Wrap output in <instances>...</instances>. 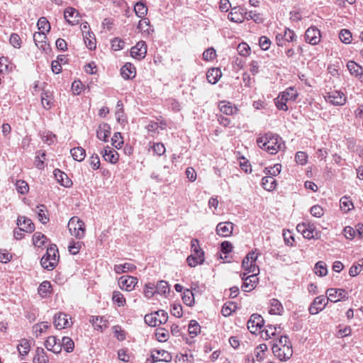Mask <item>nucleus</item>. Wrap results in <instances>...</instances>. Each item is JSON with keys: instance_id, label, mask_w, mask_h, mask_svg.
Listing matches in <instances>:
<instances>
[{"instance_id": "obj_16", "label": "nucleus", "mask_w": 363, "mask_h": 363, "mask_svg": "<svg viewBox=\"0 0 363 363\" xmlns=\"http://www.w3.org/2000/svg\"><path fill=\"white\" fill-rule=\"evenodd\" d=\"M46 35L43 31L35 32L33 34V40L35 45L44 51L49 48V44L46 42Z\"/></svg>"}, {"instance_id": "obj_2", "label": "nucleus", "mask_w": 363, "mask_h": 363, "mask_svg": "<svg viewBox=\"0 0 363 363\" xmlns=\"http://www.w3.org/2000/svg\"><path fill=\"white\" fill-rule=\"evenodd\" d=\"M72 235L77 239H82L85 235V225L84 222L78 217L71 218L67 225Z\"/></svg>"}, {"instance_id": "obj_32", "label": "nucleus", "mask_w": 363, "mask_h": 363, "mask_svg": "<svg viewBox=\"0 0 363 363\" xmlns=\"http://www.w3.org/2000/svg\"><path fill=\"white\" fill-rule=\"evenodd\" d=\"M83 36L86 46L91 50H94L96 48V38L94 33L87 31Z\"/></svg>"}, {"instance_id": "obj_55", "label": "nucleus", "mask_w": 363, "mask_h": 363, "mask_svg": "<svg viewBox=\"0 0 363 363\" xmlns=\"http://www.w3.org/2000/svg\"><path fill=\"white\" fill-rule=\"evenodd\" d=\"M112 145L116 149H121L123 144V140L121 133H115L111 138Z\"/></svg>"}, {"instance_id": "obj_21", "label": "nucleus", "mask_w": 363, "mask_h": 363, "mask_svg": "<svg viewBox=\"0 0 363 363\" xmlns=\"http://www.w3.org/2000/svg\"><path fill=\"white\" fill-rule=\"evenodd\" d=\"M110 134L111 127L108 123H102L99 125V128L96 130V137L98 139L104 142H107Z\"/></svg>"}, {"instance_id": "obj_25", "label": "nucleus", "mask_w": 363, "mask_h": 363, "mask_svg": "<svg viewBox=\"0 0 363 363\" xmlns=\"http://www.w3.org/2000/svg\"><path fill=\"white\" fill-rule=\"evenodd\" d=\"M221 76L222 72L219 68L209 69L206 73V79L208 82L212 84H215Z\"/></svg>"}, {"instance_id": "obj_17", "label": "nucleus", "mask_w": 363, "mask_h": 363, "mask_svg": "<svg viewBox=\"0 0 363 363\" xmlns=\"http://www.w3.org/2000/svg\"><path fill=\"white\" fill-rule=\"evenodd\" d=\"M101 154L106 161L112 164H116L118 161V153L109 146L105 147Z\"/></svg>"}, {"instance_id": "obj_61", "label": "nucleus", "mask_w": 363, "mask_h": 363, "mask_svg": "<svg viewBox=\"0 0 363 363\" xmlns=\"http://www.w3.org/2000/svg\"><path fill=\"white\" fill-rule=\"evenodd\" d=\"M237 50L239 55L246 57L250 53V48L247 43H241L238 45Z\"/></svg>"}, {"instance_id": "obj_7", "label": "nucleus", "mask_w": 363, "mask_h": 363, "mask_svg": "<svg viewBox=\"0 0 363 363\" xmlns=\"http://www.w3.org/2000/svg\"><path fill=\"white\" fill-rule=\"evenodd\" d=\"M328 299L332 302H337L348 298L347 292L343 289H328L326 291Z\"/></svg>"}, {"instance_id": "obj_12", "label": "nucleus", "mask_w": 363, "mask_h": 363, "mask_svg": "<svg viewBox=\"0 0 363 363\" xmlns=\"http://www.w3.org/2000/svg\"><path fill=\"white\" fill-rule=\"evenodd\" d=\"M45 347L55 354H59L62 350L60 341L55 336L48 337L45 342Z\"/></svg>"}, {"instance_id": "obj_43", "label": "nucleus", "mask_w": 363, "mask_h": 363, "mask_svg": "<svg viewBox=\"0 0 363 363\" xmlns=\"http://www.w3.org/2000/svg\"><path fill=\"white\" fill-rule=\"evenodd\" d=\"M182 300L186 306H191L194 303L193 292L189 289L184 290L182 295Z\"/></svg>"}, {"instance_id": "obj_51", "label": "nucleus", "mask_w": 363, "mask_h": 363, "mask_svg": "<svg viewBox=\"0 0 363 363\" xmlns=\"http://www.w3.org/2000/svg\"><path fill=\"white\" fill-rule=\"evenodd\" d=\"M340 40L345 44H350L352 41V33L347 29H342L339 34Z\"/></svg>"}, {"instance_id": "obj_63", "label": "nucleus", "mask_w": 363, "mask_h": 363, "mask_svg": "<svg viewBox=\"0 0 363 363\" xmlns=\"http://www.w3.org/2000/svg\"><path fill=\"white\" fill-rule=\"evenodd\" d=\"M219 108L222 113L225 115H232L234 112L235 108L230 106L229 104H225V102H221L219 105Z\"/></svg>"}, {"instance_id": "obj_47", "label": "nucleus", "mask_w": 363, "mask_h": 363, "mask_svg": "<svg viewBox=\"0 0 363 363\" xmlns=\"http://www.w3.org/2000/svg\"><path fill=\"white\" fill-rule=\"evenodd\" d=\"M281 171V165L280 164H276L273 167H266L264 172L266 175H270L269 177H274L279 174Z\"/></svg>"}, {"instance_id": "obj_41", "label": "nucleus", "mask_w": 363, "mask_h": 363, "mask_svg": "<svg viewBox=\"0 0 363 363\" xmlns=\"http://www.w3.org/2000/svg\"><path fill=\"white\" fill-rule=\"evenodd\" d=\"M46 240V236L41 233L37 232L33 235V244L38 247H40L44 245Z\"/></svg>"}, {"instance_id": "obj_9", "label": "nucleus", "mask_w": 363, "mask_h": 363, "mask_svg": "<svg viewBox=\"0 0 363 363\" xmlns=\"http://www.w3.org/2000/svg\"><path fill=\"white\" fill-rule=\"evenodd\" d=\"M53 324L57 330L65 328L71 325L69 323V315L61 312L54 315Z\"/></svg>"}, {"instance_id": "obj_6", "label": "nucleus", "mask_w": 363, "mask_h": 363, "mask_svg": "<svg viewBox=\"0 0 363 363\" xmlns=\"http://www.w3.org/2000/svg\"><path fill=\"white\" fill-rule=\"evenodd\" d=\"M263 318L257 313L251 315L250 320L247 321V328L252 334H255L264 325Z\"/></svg>"}, {"instance_id": "obj_56", "label": "nucleus", "mask_w": 363, "mask_h": 363, "mask_svg": "<svg viewBox=\"0 0 363 363\" xmlns=\"http://www.w3.org/2000/svg\"><path fill=\"white\" fill-rule=\"evenodd\" d=\"M328 301H330V299H328V296L327 297L324 296H319L316 297L312 303L314 306H317L323 310L326 306Z\"/></svg>"}, {"instance_id": "obj_40", "label": "nucleus", "mask_w": 363, "mask_h": 363, "mask_svg": "<svg viewBox=\"0 0 363 363\" xmlns=\"http://www.w3.org/2000/svg\"><path fill=\"white\" fill-rule=\"evenodd\" d=\"M315 274L320 277H324L328 273L326 264L323 261L318 262L314 267Z\"/></svg>"}, {"instance_id": "obj_18", "label": "nucleus", "mask_w": 363, "mask_h": 363, "mask_svg": "<svg viewBox=\"0 0 363 363\" xmlns=\"http://www.w3.org/2000/svg\"><path fill=\"white\" fill-rule=\"evenodd\" d=\"M79 12L72 7H68L64 12V17L70 25H76L79 23Z\"/></svg>"}, {"instance_id": "obj_42", "label": "nucleus", "mask_w": 363, "mask_h": 363, "mask_svg": "<svg viewBox=\"0 0 363 363\" xmlns=\"http://www.w3.org/2000/svg\"><path fill=\"white\" fill-rule=\"evenodd\" d=\"M60 344L62 345V347H63L67 352H72L74 350V341L69 337H63Z\"/></svg>"}, {"instance_id": "obj_5", "label": "nucleus", "mask_w": 363, "mask_h": 363, "mask_svg": "<svg viewBox=\"0 0 363 363\" xmlns=\"http://www.w3.org/2000/svg\"><path fill=\"white\" fill-rule=\"evenodd\" d=\"M272 351L281 361L289 359L293 354L292 346L280 347L279 345H273Z\"/></svg>"}, {"instance_id": "obj_50", "label": "nucleus", "mask_w": 363, "mask_h": 363, "mask_svg": "<svg viewBox=\"0 0 363 363\" xmlns=\"http://www.w3.org/2000/svg\"><path fill=\"white\" fill-rule=\"evenodd\" d=\"M18 350L21 355H26L30 350L29 342L26 339H22L18 345Z\"/></svg>"}, {"instance_id": "obj_64", "label": "nucleus", "mask_w": 363, "mask_h": 363, "mask_svg": "<svg viewBox=\"0 0 363 363\" xmlns=\"http://www.w3.org/2000/svg\"><path fill=\"white\" fill-rule=\"evenodd\" d=\"M82 247V242H74L72 241L69 243V245L68 247L69 252L72 255H77L79 253L80 249Z\"/></svg>"}, {"instance_id": "obj_33", "label": "nucleus", "mask_w": 363, "mask_h": 363, "mask_svg": "<svg viewBox=\"0 0 363 363\" xmlns=\"http://www.w3.org/2000/svg\"><path fill=\"white\" fill-rule=\"evenodd\" d=\"M90 322L92 323L93 326L99 330H102L103 327H107L108 321L101 316H92L91 319H90Z\"/></svg>"}, {"instance_id": "obj_54", "label": "nucleus", "mask_w": 363, "mask_h": 363, "mask_svg": "<svg viewBox=\"0 0 363 363\" xmlns=\"http://www.w3.org/2000/svg\"><path fill=\"white\" fill-rule=\"evenodd\" d=\"M267 328V329L262 331V337L263 339L268 340L271 338L272 336L275 335L277 332V327L272 325H268Z\"/></svg>"}, {"instance_id": "obj_27", "label": "nucleus", "mask_w": 363, "mask_h": 363, "mask_svg": "<svg viewBox=\"0 0 363 363\" xmlns=\"http://www.w3.org/2000/svg\"><path fill=\"white\" fill-rule=\"evenodd\" d=\"M262 187L269 191H273L277 186V180L273 177L267 176L262 179Z\"/></svg>"}, {"instance_id": "obj_57", "label": "nucleus", "mask_w": 363, "mask_h": 363, "mask_svg": "<svg viewBox=\"0 0 363 363\" xmlns=\"http://www.w3.org/2000/svg\"><path fill=\"white\" fill-rule=\"evenodd\" d=\"M16 187L21 194H26L29 190L28 184L23 180H18L16 183Z\"/></svg>"}, {"instance_id": "obj_3", "label": "nucleus", "mask_w": 363, "mask_h": 363, "mask_svg": "<svg viewBox=\"0 0 363 363\" xmlns=\"http://www.w3.org/2000/svg\"><path fill=\"white\" fill-rule=\"evenodd\" d=\"M296 229L306 239H318L320 237V233L316 230L313 224L309 223H299Z\"/></svg>"}, {"instance_id": "obj_36", "label": "nucleus", "mask_w": 363, "mask_h": 363, "mask_svg": "<svg viewBox=\"0 0 363 363\" xmlns=\"http://www.w3.org/2000/svg\"><path fill=\"white\" fill-rule=\"evenodd\" d=\"M36 213L38 214V217L39 220L45 224L49 221V218L46 214L47 208L45 205H39L37 206Z\"/></svg>"}, {"instance_id": "obj_24", "label": "nucleus", "mask_w": 363, "mask_h": 363, "mask_svg": "<svg viewBox=\"0 0 363 363\" xmlns=\"http://www.w3.org/2000/svg\"><path fill=\"white\" fill-rule=\"evenodd\" d=\"M186 261L188 262V264L191 267H196L197 264H201L204 262V252L202 250V255H200L199 252H192L191 255H189Z\"/></svg>"}, {"instance_id": "obj_26", "label": "nucleus", "mask_w": 363, "mask_h": 363, "mask_svg": "<svg viewBox=\"0 0 363 363\" xmlns=\"http://www.w3.org/2000/svg\"><path fill=\"white\" fill-rule=\"evenodd\" d=\"M271 308L269 310V313L272 315H281L284 312V308L281 302L276 299L272 298L270 301Z\"/></svg>"}, {"instance_id": "obj_59", "label": "nucleus", "mask_w": 363, "mask_h": 363, "mask_svg": "<svg viewBox=\"0 0 363 363\" xmlns=\"http://www.w3.org/2000/svg\"><path fill=\"white\" fill-rule=\"evenodd\" d=\"M245 18L249 20V19H252L253 20L255 23H261L262 21V18L260 16L259 13H256L255 12L252 11H247L245 10Z\"/></svg>"}, {"instance_id": "obj_29", "label": "nucleus", "mask_w": 363, "mask_h": 363, "mask_svg": "<svg viewBox=\"0 0 363 363\" xmlns=\"http://www.w3.org/2000/svg\"><path fill=\"white\" fill-rule=\"evenodd\" d=\"M49 358L41 347H38L35 352V355L33 358V363H48Z\"/></svg>"}, {"instance_id": "obj_22", "label": "nucleus", "mask_w": 363, "mask_h": 363, "mask_svg": "<svg viewBox=\"0 0 363 363\" xmlns=\"http://www.w3.org/2000/svg\"><path fill=\"white\" fill-rule=\"evenodd\" d=\"M347 67L352 75L355 76L356 77H357L359 79V81L363 82V68H362V67L359 66L354 61L348 62Z\"/></svg>"}, {"instance_id": "obj_13", "label": "nucleus", "mask_w": 363, "mask_h": 363, "mask_svg": "<svg viewBox=\"0 0 363 363\" xmlns=\"http://www.w3.org/2000/svg\"><path fill=\"white\" fill-rule=\"evenodd\" d=\"M17 225L23 232L31 233L35 230V225L32 220L26 216H19L17 218Z\"/></svg>"}, {"instance_id": "obj_58", "label": "nucleus", "mask_w": 363, "mask_h": 363, "mask_svg": "<svg viewBox=\"0 0 363 363\" xmlns=\"http://www.w3.org/2000/svg\"><path fill=\"white\" fill-rule=\"evenodd\" d=\"M112 300L116 303L118 306H123L125 304V298L120 291H114L112 296Z\"/></svg>"}, {"instance_id": "obj_11", "label": "nucleus", "mask_w": 363, "mask_h": 363, "mask_svg": "<svg viewBox=\"0 0 363 363\" xmlns=\"http://www.w3.org/2000/svg\"><path fill=\"white\" fill-rule=\"evenodd\" d=\"M118 283L121 289H125L128 291L134 289L138 283V279L131 276H122L118 280Z\"/></svg>"}, {"instance_id": "obj_4", "label": "nucleus", "mask_w": 363, "mask_h": 363, "mask_svg": "<svg viewBox=\"0 0 363 363\" xmlns=\"http://www.w3.org/2000/svg\"><path fill=\"white\" fill-rule=\"evenodd\" d=\"M325 99L326 101L334 106H342L345 104L347 98L342 92L333 90L326 93Z\"/></svg>"}, {"instance_id": "obj_35", "label": "nucleus", "mask_w": 363, "mask_h": 363, "mask_svg": "<svg viewBox=\"0 0 363 363\" xmlns=\"http://www.w3.org/2000/svg\"><path fill=\"white\" fill-rule=\"evenodd\" d=\"M134 11L138 17L143 18L147 15V7L144 3L138 1L135 4Z\"/></svg>"}, {"instance_id": "obj_52", "label": "nucleus", "mask_w": 363, "mask_h": 363, "mask_svg": "<svg viewBox=\"0 0 363 363\" xmlns=\"http://www.w3.org/2000/svg\"><path fill=\"white\" fill-rule=\"evenodd\" d=\"M37 26L38 29L43 32H49L50 30V23L45 17H40L38 21Z\"/></svg>"}, {"instance_id": "obj_14", "label": "nucleus", "mask_w": 363, "mask_h": 363, "mask_svg": "<svg viewBox=\"0 0 363 363\" xmlns=\"http://www.w3.org/2000/svg\"><path fill=\"white\" fill-rule=\"evenodd\" d=\"M245 9L240 6L233 7L228 14V19L233 22H242L245 19Z\"/></svg>"}, {"instance_id": "obj_23", "label": "nucleus", "mask_w": 363, "mask_h": 363, "mask_svg": "<svg viewBox=\"0 0 363 363\" xmlns=\"http://www.w3.org/2000/svg\"><path fill=\"white\" fill-rule=\"evenodd\" d=\"M121 74L125 79H133L136 74L135 67L131 63L127 62L121 69Z\"/></svg>"}, {"instance_id": "obj_46", "label": "nucleus", "mask_w": 363, "mask_h": 363, "mask_svg": "<svg viewBox=\"0 0 363 363\" xmlns=\"http://www.w3.org/2000/svg\"><path fill=\"white\" fill-rule=\"evenodd\" d=\"M340 208L345 212H348L354 206L352 201L347 196H343L340 201Z\"/></svg>"}, {"instance_id": "obj_28", "label": "nucleus", "mask_w": 363, "mask_h": 363, "mask_svg": "<svg viewBox=\"0 0 363 363\" xmlns=\"http://www.w3.org/2000/svg\"><path fill=\"white\" fill-rule=\"evenodd\" d=\"M257 280V278L255 275L247 276L245 281H243L242 289L247 292L251 291L255 289Z\"/></svg>"}, {"instance_id": "obj_10", "label": "nucleus", "mask_w": 363, "mask_h": 363, "mask_svg": "<svg viewBox=\"0 0 363 363\" xmlns=\"http://www.w3.org/2000/svg\"><path fill=\"white\" fill-rule=\"evenodd\" d=\"M147 52V45L145 41H139L130 50V55L136 59H143Z\"/></svg>"}, {"instance_id": "obj_39", "label": "nucleus", "mask_w": 363, "mask_h": 363, "mask_svg": "<svg viewBox=\"0 0 363 363\" xmlns=\"http://www.w3.org/2000/svg\"><path fill=\"white\" fill-rule=\"evenodd\" d=\"M155 293L165 295L170 291L169 286L166 281L161 280L155 286Z\"/></svg>"}, {"instance_id": "obj_62", "label": "nucleus", "mask_w": 363, "mask_h": 363, "mask_svg": "<svg viewBox=\"0 0 363 363\" xmlns=\"http://www.w3.org/2000/svg\"><path fill=\"white\" fill-rule=\"evenodd\" d=\"M155 285L152 283H147L145 286L144 295L147 298H150L155 294Z\"/></svg>"}, {"instance_id": "obj_53", "label": "nucleus", "mask_w": 363, "mask_h": 363, "mask_svg": "<svg viewBox=\"0 0 363 363\" xmlns=\"http://www.w3.org/2000/svg\"><path fill=\"white\" fill-rule=\"evenodd\" d=\"M155 337L160 342L167 341L169 337V331L163 328H160L156 330Z\"/></svg>"}, {"instance_id": "obj_48", "label": "nucleus", "mask_w": 363, "mask_h": 363, "mask_svg": "<svg viewBox=\"0 0 363 363\" xmlns=\"http://www.w3.org/2000/svg\"><path fill=\"white\" fill-rule=\"evenodd\" d=\"M40 264L45 269L52 270L57 265V261L55 259H53V261H50L48 257L43 256L41 258Z\"/></svg>"}, {"instance_id": "obj_34", "label": "nucleus", "mask_w": 363, "mask_h": 363, "mask_svg": "<svg viewBox=\"0 0 363 363\" xmlns=\"http://www.w3.org/2000/svg\"><path fill=\"white\" fill-rule=\"evenodd\" d=\"M136 269V267L131 263H125L123 264H116L114 266V271L116 274H121L126 272H133Z\"/></svg>"}, {"instance_id": "obj_38", "label": "nucleus", "mask_w": 363, "mask_h": 363, "mask_svg": "<svg viewBox=\"0 0 363 363\" xmlns=\"http://www.w3.org/2000/svg\"><path fill=\"white\" fill-rule=\"evenodd\" d=\"M138 29L143 32H147L148 34L154 32V29L151 28L150 22L147 18H143L139 21Z\"/></svg>"}, {"instance_id": "obj_49", "label": "nucleus", "mask_w": 363, "mask_h": 363, "mask_svg": "<svg viewBox=\"0 0 363 363\" xmlns=\"http://www.w3.org/2000/svg\"><path fill=\"white\" fill-rule=\"evenodd\" d=\"M144 320L146 324L152 327H155L160 325L158 318L155 313L145 315Z\"/></svg>"}, {"instance_id": "obj_31", "label": "nucleus", "mask_w": 363, "mask_h": 363, "mask_svg": "<svg viewBox=\"0 0 363 363\" xmlns=\"http://www.w3.org/2000/svg\"><path fill=\"white\" fill-rule=\"evenodd\" d=\"M70 153L73 159L78 162H82L86 156L85 150L82 147H76L70 150Z\"/></svg>"}, {"instance_id": "obj_8", "label": "nucleus", "mask_w": 363, "mask_h": 363, "mask_svg": "<svg viewBox=\"0 0 363 363\" xmlns=\"http://www.w3.org/2000/svg\"><path fill=\"white\" fill-rule=\"evenodd\" d=\"M306 41L315 45H318L320 40V32L315 27H310L305 33Z\"/></svg>"}, {"instance_id": "obj_37", "label": "nucleus", "mask_w": 363, "mask_h": 363, "mask_svg": "<svg viewBox=\"0 0 363 363\" xmlns=\"http://www.w3.org/2000/svg\"><path fill=\"white\" fill-rule=\"evenodd\" d=\"M280 95L284 96V99H285L286 101H294L298 96L297 91L293 87L286 89L284 92L281 93Z\"/></svg>"}, {"instance_id": "obj_15", "label": "nucleus", "mask_w": 363, "mask_h": 363, "mask_svg": "<svg viewBox=\"0 0 363 363\" xmlns=\"http://www.w3.org/2000/svg\"><path fill=\"white\" fill-rule=\"evenodd\" d=\"M233 230V224L230 222H221L216 226V233L222 237L230 236Z\"/></svg>"}, {"instance_id": "obj_1", "label": "nucleus", "mask_w": 363, "mask_h": 363, "mask_svg": "<svg viewBox=\"0 0 363 363\" xmlns=\"http://www.w3.org/2000/svg\"><path fill=\"white\" fill-rule=\"evenodd\" d=\"M256 142L259 147L271 155H275L285 147L282 138L278 134L272 132L259 134Z\"/></svg>"}, {"instance_id": "obj_45", "label": "nucleus", "mask_w": 363, "mask_h": 363, "mask_svg": "<svg viewBox=\"0 0 363 363\" xmlns=\"http://www.w3.org/2000/svg\"><path fill=\"white\" fill-rule=\"evenodd\" d=\"M57 253H58V249L56 245H51L48 249L45 257H48L49 260L53 261L55 259L57 262H58V259L57 258Z\"/></svg>"}, {"instance_id": "obj_19", "label": "nucleus", "mask_w": 363, "mask_h": 363, "mask_svg": "<svg viewBox=\"0 0 363 363\" xmlns=\"http://www.w3.org/2000/svg\"><path fill=\"white\" fill-rule=\"evenodd\" d=\"M53 174L57 182L60 183L62 186L66 188L70 187L72 186V180L64 172H62L59 169H55L53 172Z\"/></svg>"}, {"instance_id": "obj_20", "label": "nucleus", "mask_w": 363, "mask_h": 363, "mask_svg": "<svg viewBox=\"0 0 363 363\" xmlns=\"http://www.w3.org/2000/svg\"><path fill=\"white\" fill-rule=\"evenodd\" d=\"M151 357L153 362H169L172 360V355L166 350H160L152 352Z\"/></svg>"}, {"instance_id": "obj_44", "label": "nucleus", "mask_w": 363, "mask_h": 363, "mask_svg": "<svg viewBox=\"0 0 363 363\" xmlns=\"http://www.w3.org/2000/svg\"><path fill=\"white\" fill-rule=\"evenodd\" d=\"M49 327L50 325L48 324V322H41L40 323L35 324L33 326V330L35 334V336L38 337L43 333H44L45 330H47Z\"/></svg>"}, {"instance_id": "obj_60", "label": "nucleus", "mask_w": 363, "mask_h": 363, "mask_svg": "<svg viewBox=\"0 0 363 363\" xmlns=\"http://www.w3.org/2000/svg\"><path fill=\"white\" fill-rule=\"evenodd\" d=\"M287 101L285 99H284V96L279 94L278 97L275 99V104L278 109L282 110V111H287L288 106L286 105Z\"/></svg>"}, {"instance_id": "obj_30", "label": "nucleus", "mask_w": 363, "mask_h": 363, "mask_svg": "<svg viewBox=\"0 0 363 363\" xmlns=\"http://www.w3.org/2000/svg\"><path fill=\"white\" fill-rule=\"evenodd\" d=\"M51 287L50 281H44L40 284L38 292L41 297L45 298L51 294Z\"/></svg>"}]
</instances>
